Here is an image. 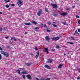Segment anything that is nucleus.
Listing matches in <instances>:
<instances>
[{
  "instance_id": "1",
  "label": "nucleus",
  "mask_w": 80,
  "mask_h": 80,
  "mask_svg": "<svg viewBox=\"0 0 80 80\" xmlns=\"http://www.w3.org/2000/svg\"><path fill=\"white\" fill-rule=\"evenodd\" d=\"M1 53L4 55V56H5V57H9V54H8V53L7 52L2 51L1 52Z\"/></svg>"
},
{
  "instance_id": "2",
  "label": "nucleus",
  "mask_w": 80,
  "mask_h": 80,
  "mask_svg": "<svg viewBox=\"0 0 80 80\" xmlns=\"http://www.w3.org/2000/svg\"><path fill=\"white\" fill-rule=\"evenodd\" d=\"M22 3H23V2L20 0H19L17 2V3L18 4V7H21V6L22 5Z\"/></svg>"
},
{
  "instance_id": "3",
  "label": "nucleus",
  "mask_w": 80,
  "mask_h": 80,
  "mask_svg": "<svg viewBox=\"0 0 80 80\" xmlns=\"http://www.w3.org/2000/svg\"><path fill=\"white\" fill-rule=\"evenodd\" d=\"M51 4L53 8H55V9H57L58 8L57 5L56 4H53L52 3H51Z\"/></svg>"
},
{
  "instance_id": "4",
  "label": "nucleus",
  "mask_w": 80,
  "mask_h": 80,
  "mask_svg": "<svg viewBox=\"0 0 80 80\" xmlns=\"http://www.w3.org/2000/svg\"><path fill=\"white\" fill-rule=\"evenodd\" d=\"M42 9H39V11H38L37 13L38 16H40V15H41V14H42Z\"/></svg>"
},
{
  "instance_id": "5",
  "label": "nucleus",
  "mask_w": 80,
  "mask_h": 80,
  "mask_svg": "<svg viewBox=\"0 0 80 80\" xmlns=\"http://www.w3.org/2000/svg\"><path fill=\"white\" fill-rule=\"evenodd\" d=\"M60 38V37H54L53 38H52V40H54L55 41H57Z\"/></svg>"
},
{
  "instance_id": "6",
  "label": "nucleus",
  "mask_w": 80,
  "mask_h": 80,
  "mask_svg": "<svg viewBox=\"0 0 80 80\" xmlns=\"http://www.w3.org/2000/svg\"><path fill=\"white\" fill-rule=\"evenodd\" d=\"M45 39L47 42H49L50 40V38H49V37L48 36H46L45 37Z\"/></svg>"
},
{
  "instance_id": "7",
  "label": "nucleus",
  "mask_w": 80,
  "mask_h": 80,
  "mask_svg": "<svg viewBox=\"0 0 80 80\" xmlns=\"http://www.w3.org/2000/svg\"><path fill=\"white\" fill-rule=\"evenodd\" d=\"M44 67L47 68L48 69H50V68H51L50 66H48V65L47 64L45 65L44 66Z\"/></svg>"
},
{
  "instance_id": "8",
  "label": "nucleus",
  "mask_w": 80,
  "mask_h": 80,
  "mask_svg": "<svg viewBox=\"0 0 80 80\" xmlns=\"http://www.w3.org/2000/svg\"><path fill=\"white\" fill-rule=\"evenodd\" d=\"M27 77L28 79L29 80H32V77L29 74H28L26 76Z\"/></svg>"
},
{
  "instance_id": "9",
  "label": "nucleus",
  "mask_w": 80,
  "mask_h": 80,
  "mask_svg": "<svg viewBox=\"0 0 80 80\" xmlns=\"http://www.w3.org/2000/svg\"><path fill=\"white\" fill-rule=\"evenodd\" d=\"M28 72L24 71L23 72H21V74H22V75H25V74H27L28 73Z\"/></svg>"
},
{
  "instance_id": "10",
  "label": "nucleus",
  "mask_w": 80,
  "mask_h": 80,
  "mask_svg": "<svg viewBox=\"0 0 80 80\" xmlns=\"http://www.w3.org/2000/svg\"><path fill=\"white\" fill-rule=\"evenodd\" d=\"M74 35H79V33L77 32V30H76L75 33L73 34Z\"/></svg>"
},
{
  "instance_id": "11",
  "label": "nucleus",
  "mask_w": 80,
  "mask_h": 80,
  "mask_svg": "<svg viewBox=\"0 0 80 80\" xmlns=\"http://www.w3.org/2000/svg\"><path fill=\"white\" fill-rule=\"evenodd\" d=\"M41 80H50V78H48L47 79H46L44 78H42L41 79Z\"/></svg>"
},
{
  "instance_id": "12",
  "label": "nucleus",
  "mask_w": 80,
  "mask_h": 80,
  "mask_svg": "<svg viewBox=\"0 0 80 80\" xmlns=\"http://www.w3.org/2000/svg\"><path fill=\"white\" fill-rule=\"evenodd\" d=\"M67 15V13H63L61 14V15L62 16H65Z\"/></svg>"
},
{
  "instance_id": "13",
  "label": "nucleus",
  "mask_w": 80,
  "mask_h": 80,
  "mask_svg": "<svg viewBox=\"0 0 80 80\" xmlns=\"http://www.w3.org/2000/svg\"><path fill=\"white\" fill-rule=\"evenodd\" d=\"M63 65V64H60L59 65V66H58V68H62V67Z\"/></svg>"
},
{
  "instance_id": "14",
  "label": "nucleus",
  "mask_w": 80,
  "mask_h": 80,
  "mask_svg": "<svg viewBox=\"0 0 80 80\" xmlns=\"http://www.w3.org/2000/svg\"><path fill=\"white\" fill-rule=\"evenodd\" d=\"M33 64V63H26L25 64L27 66H30V65H32Z\"/></svg>"
},
{
  "instance_id": "15",
  "label": "nucleus",
  "mask_w": 80,
  "mask_h": 80,
  "mask_svg": "<svg viewBox=\"0 0 80 80\" xmlns=\"http://www.w3.org/2000/svg\"><path fill=\"white\" fill-rule=\"evenodd\" d=\"M48 62H50V63H52V59H48Z\"/></svg>"
},
{
  "instance_id": "16",
  "label": "nucleus",
  "mask_w": 80,
  "mask_h": 80,
  "mask_svg": "<svg viewBox=\"0 0 80 80\" xmlns=\"http://www.w3.org/2000/svg\"><path fill=\"white\" fill-rule=\"evenodd\" d=\"M53 15L54 16V17H57V16H58V14H57L56 13H53Z\"/></svg>"
},
{
  "instance_id": "17",
  "label": "nucleus",
  "mask_w": 80,
  "mask_h": 80,
  "mask_svg": "<svg viewBox=\"0 0 80 80\" xmlns=\"http://www.w3.org/2000/svg\"><path fill=\"white\" fill-rule=\"evenodd\" d=\"M24 24H25V25H30V24H31V23L30 22H25L24 23Z\"/></svg>"
},
{
  "instance_id": "18",
  "label": "nucleus",
  "mask_w": 80,
  "mask_h": 80,
  "mask_svg": "<svg viewBox=\"0 0 80 80\" xmlns=\"http://www.w3.org/2000/svg\"><path fill=\"white\" fill-rule=\"evenodd\" d=\"M45 50L46 51V52H47V53H48V49L47 48H45Z\"/></svg>"
},
{
  "instance_id": "19",
  "label": "nucleus",
  "mask_w": 80,
  "mask_h": 80,
  "mask_svg": "<svg viewBox=\"0 0 80 80\" xmlns=\"http://www.w3.org/2000/svg\"><path fill=\"white\" fill-rule=\"evenodd\" d=\"M32 24H34V25H37V23L35 21H33L32 22Z\"/></svg>"
},
{
  "instance_id": "20",
  "label": "nucleus",
  "mask_w": 80,
  "mask_h": 80,
  "mask_svg": "<svg viewBox=\"0 0 80 80\" xmlns=\"http://www.w3.org/2000/svg\"><path fill=\"white\" fill-rule=\"evenodd\" d=\"M66 10H67V11H70V8H66Z\"/></svg>"
},
{
  "instance_id": "21",
  "label": "nucleus",
  "mask_w": 80,
  "mask_h": 80,
  "mask_svg": "<svg viewBox=\"0 0 80 80\" xmlns=\"http://www.w3.org/2000/svg\"><path fill=\"white\" fill-rule=\"evenodd\" d=\"M68 43H69V44H73V42H67Z\"/></svg>"
},
{
  "instance_id": "22",
  "label": "nucleus",
  "mask_w": 80,
  "mask_h": 80,
  "mask_svg": "<svg viewBox=\"0 0 80 80\" xmlns=\"http://www.w3.org/2000/svg\"><path fill=\"white\" fill-rule=\"evenodd\" d=\"M18 71V74H20L21 72H20V70H17V72Z\"/></svg>"
},
{
  "instance_id": "23",
  "label": "nucleus",
  "mask_w": 80,
  "mask_h": 80,
  "mask_svg": "<svg viewBox=\"0 0 80 80\" xmlns=\"http://www.w3.org/2000/svg\"><path fill=\"white\" fill-rule=\"evenodd\" d=\"M78 67H77L76 68V69H74L73 70L74 71H76V69H77L78 71Z\"/></svg>"
},
{
  "instance_id": "24",
  "label": "nucleus",
  "mask_w": 80,
  "mask_h": 80,
  "mask_svg": "<svg viewBox=\"0 0 80 80\" xmlns=\"http://www.w3.org/2000/svg\"><path fill=\"white\" fill-rule=\"evenodd\" d=\"M56 48H59L60 46H58V45H56Z\"/></svg>"
},
{
  "instance_id": "25",
  "label": "nucleus",
  "mask_w": 80,
  "mask_h": 80,
  "mask_svg": "<svg viewBox=\"0 0 80 80\" xmlns=\"http://www.w3.org/2000/svg\"><path fill=\"white\" fill-rule=\"evenodd\" d=\"M3 30H7V27H4L2 29Z\"/></svg>"
},
{
  "instance_id": "26",
  "label": "nucleus",
  "mask_w": 80,
  "mask_h": 80,
  "mask_svg": "<svg viewBox=\"0 0 80 80\" xmlns=\"http://www.w3.org/2000/svg\"><path fill=\"white\" fill-rule=\"evenodd\" d=\"M52 25H53V26L54 27H57V25H55L54 24H52Z\"/></svg>"
},
{
  "instance_id": "27",
  "label": "nucleus",
  "mask_w": 80,
  "mask_h": 80,
  "mask_svg": "<svg viewBox=\"0 0 80 80\" xmlns=\"http://www.w3.org/2000/svg\"><path fill=\"white\" fill-rule=\"evenodd\" d=\"M6 8H9V5L8 4H7L6 5Z\"/></svg>"
},
{
  "instance_id": "28",
  "label": "nucleus",
  "mask_w": 80,
  "mask_h": 80,
  "mask_svg": "<svg viewBox=\"0 0 80 80\" xmlns=\"http://www.w3.org/2000/svg\"><path fill=\"white\" fill-rule=\"evenodd\" d=\"M37 29V30H38V29H39V28L38 27H36L35 28H34V29L35 30H36Z\"/></svg>"
},
{
  "instance_id": "29",
  "label": "nucleus",
  "mask_w": 80,
  "mask_h": 80,
  "mask_svg": "<svg viewBox=\"0 0 80 80\" xmlns=\"http://www.w3.org/2000/svg\"><path fill=\"white\" fill-rule=\"evenodd\" d=\"M9 43L10 44H12L13 45V42H12L10 41L9 42Z\"/></svg>"
},
{
  "instance_id": "30",
  "label": "nucleus",
  "mask_w": 80,
  "mask_h": 80,
  "mask_svg": "<svg viewBox=\"0 0 80 80\" xmlns=\"http://www.w3.org/2000/svg\"><path fill=\"white\" fill-rule=\"evenodd\" d=\"M14 37H13L12 38H11V40H14Z\"/></svg>"
},
{
  "instance_id": "31",
  "label": "nucleus",
  "mask_w": 80,
  "mask_h": 80,
  "mask_svg": "<svg viewBox=\"0 0 80 80\" xmlns=\"http://www.w3.org/2000/svg\"><path fill=\"white\" fill-rule=\"evenodd\" d=\"M71 38L72 39V40H75V39H74V38L73 37H71Z\"/></svg>"
},
{
  "instance_id": "32",
  "label": "nucleus",
  "mask_w": 80,
  "mask_h": 80,
  "mask_svg": "<svg viewBox=\"0 0 80 80\" xmlns=\"http://www.w3.org/2000/svg\"><path fill=\"white\" fill-rule=\"evenodd\" d=\"M34 49L35 50H38V48H37V47H35Z\"/></svg>"
},
{
  "instance_id": "33",
  "label": "nucleus",
  "mask_w": 80,
  "mask_h": 80,
  "mask_svg": "<svg viewBox=\"0 0 80 80\" xmlns=\"http://www.w3.org/2000/svg\"><path fill=\"white\" fill-rule=\"evenodd\" d=\"M38 57V55H36L35 56L36 58H37Z\"/></svg>"
},
{
  "instance_id": "34",
  "label": "nucleus",
  "mask_w": 80,
  "mask_h": 80,
  "mask_svg": "<svg viewBox=\"0 0 80 80\" xmlns=\"http://www.w3.org/2000/svg\"><path fill=\"white\" fill-rule=\"evenodd\" d=\"M23 78H24V79H25V78H26V77H25V75H23Z\"/></svg>"
},
{
  "instance_id": "35",
  "label": "nucleus",
  "mask_w": 80,
  "mask_h": 80,
  "mask_svg": "<svg viewBox=\"0 0 80 80\" xmlns=\"http://www.w3.org/2000/svg\"><path fill=\"white\" fill-rule=\"evenodd\" d=\"M2 28H0V32H2Z\"/></svg>"
},
{
  "instance_id": "36",
  "label": "nucleus",
  "mask_w": 80,
  "mask_h": 80,
  "mask_svg": "<svg viewBox=\"0 0 80 80\" xmlns=\"http://www.w3.org/2000/svg\"><path fill=\"white\" fill-rule=\"evenodd\" d=\"M47 32H50V31L48 29L47 30Z\"/></svg>"
},
{
  "instance_id": "37",
  "label": "nucleus",
  "mask_w": 80,
  "mask_h": 80,
  "mask_svg": "<svg viewBox=\"0 0 80 80\" xmlns=\"http://www.w3.org/2000/svg\"><path fill=\"white\" fill-rule=\"evenodd\" d=\"M8 38H9V37H8V36L5 37V38H6V39H8Z\"/></svg>"
},
{
  "instance_id": "38",
  "label": "nucleus",
  "mask_w": 80,
  "mask_h": 80,
  "mask_svg": "<svg viewBox=\"0 0 80 80\" xmlns=\"http://www.w3.org/2000/svg\"><path fill=\"white\" fill-rule=\"evenodd\" d=\"M45 11H46V12H48V9H47V8H45Z\"/></svg>"
},
{
  "instance_id": "39",
  "label": "nucleus",
  "mask_w": 80,
  "mask_h": 80,
  "mask_svg": "<svg viewBox=\"0 0 80 80\" xmlns=\"http://www.w3.org/2000/svg\"><path fill=\"white\" fill-rule=\"evenodd\" d=\"M7 48H10V46H8L6 47Z\"/></svg>"
},
{
  "instance_id": "40",
  "label": "nucleus",
  "mask_w": 80,
  "mask_h": 80,
  "mask_svg": "<svg viewBox=\"0 0 80 80\" xmlns=\"http://www.w3.org/2000/svg\"><path fill=\"white\" fill-rule=\"evenodd\" d=\"M11 6H12V7H14V4L12 3L11 4Z\"/></svg>"
},
{
  "instance_id": "41",
  "label": "nucleus",
  "mask_w": 80,
  "mask_h": 80,
  "mask_svg": "<svg viewBox=\"0 0 80 80\" xmlns=\"http://www.w3.org/2000/svg\"><path fill=\"white\" fill-rule=\"evenodd\" d=\"M76 18H80V17L79 16L77 15L76 16Z\"/></svg>"
},
{
  "instance_id": "42",
  "label": "nucleus",
  "mask_w": 80,
  "mask_h": 80,
  "mask_svg": "<svg viewBox=\"0 0 80 80\" xmlns=\"http://www.w3.org/2000/svg\"><path fill=\"white\" fill-rule=\"evenodd\" d=\"M14 41H17V39H16V38H14Z\"/></svg>"
},
{
  "instance_id": "43",
  "label": "nucleus",
  "mask_w": 80,
  "mask_h": 80,
  "mask_svg": "<svg viewBox=\"0 0 80 80\" xmlns=\"http://www.w3.org/2000/svg\"><path fill=\"white\" fill-rule=\"evenodd\" d=\"M36 79H37V80H41L42 78H40V79H39L36 78Z\"/></svg>"
},
{
  "instance_id": "44",
  "label": "nucleus",
  "mask_w": 80,
  "mask_h": 80,
  "mask_svg": "<svg viewBox=\"0 0 80 80\" xmlns=\"http://www.w3.org/2000/svg\"><path fill=\"white\" fill-rule=\"evenodd\" d=\"M40 52H39V51H38V52H37V54H38V55H39V53Z\"/></svg>"
},
{
  "instance_id": "45",
  "label": "nucleus",
  "mask_w": 80,
  "mask_h": 80,
  "mask_svg": "<svg viewBox=\"0 0 80 80\" xmlns=\"http://www.w3.org/2000/svg\"><path fill=\"white\" fill-rule=\"evenodd\" d=\"M2 59V56H1V54H0V60Z\"/></svg>"
},
{
  "instance_id": "46",
  "label": "nucleus",
  "mask_w": 80,
  "mask_h": 80,
  "mask_svg": "<svg viewBox=\"0 0 80 80\" xmlns=\"http://www.w3.org/2000/svg\"><path fill=\"white\" fill-rule=\"evenodd\" d=\"M78 23L79 24H80V20H79L78 21Z\"/></svg>"
},
{
  "instance_id": "47",
  "label": "nucleus",
  "mask_w": 80,
  "mask_h": 80,
  "mask_svg": "<svg viewBox=\"0 0 80 80\" xmlns=\"http://www.w3.org/2000/svg\"><path fill=\"white\" fill-rule=\"evenodd\" d=\"M78 71L79 73H80V68H79L78 69Z\"/></svg>"
},
{
  "instance_id": "48",
  "label": "nucleus",
  "mask_w": 80,
  "mask_h": 80,
  "mask_svg": "<svg viewBox=\"0 0 80 80\" xmlns=\"http://www.w3.org/2000/svg\"><path fill=\"white\" fill-rule=\"evenodd\" d=\"M78 32H80V28L78 29Z\"/></svg>"
},
{
  "instance_id": "49",
  "label": "nucleus",
  "mask_w": 80,
  "mask_h": 80,
  "mask_svg": "<svg viewBox=\"0 0 80 80\" xmlns=\"http://www.w3.org/2000/svg\"><path fill=\"white\" fill-rule=\"evenodd\" d=\"M8 2H10V0H8L6 1V3H8Z\"/></svg>"
},
{
  "instance_id": "50",
  "label": "nucleus",
  "mask_w": 80,
  "mask_h": 80,
  "mask_svg": "<svg viewBox=\"0 0 80 80\" xmlns=\"http://www.w3.org/2000/svg\"><path fill=\"white\" fill-rule=\"evenodd\" d=\"M80 79V77H78V78H77V79L78 80H79V79Z\"/></svg>"
},
{
  "instance_id": "51",
  "label": "nucleus",
  "mask_w": 80,
  "mask_h": 80,
  "mask_svg": "<svg viewBox=\"0 0 80 80\" xmlns=\"http://www.w3.org/2000/svg\"><path fill=\"white\" fill-rule=\"evenodd\" d=\"M0 50H2V48H1L0 47Z\"/></svg>"
},
{
  "instance_id": "52",
  "label": "nucleus",
  "mask_w": 80,
  "mask_h": 80,
  "mask_svg": "<svg viewBox=\"0 0 80 80\" xmlns=\"http://www.w3.org/2000/svg\"><path fill=\"white\" fill-rule=\"evenodd\" d=\"M48 24L49 25H50V24H51V22H48Z\"/></svg>"
},
{
  "instance_id": "53",
  "label": "nucleus",
  "mask_w": 80,
  "mask_h": 80,
  "mask_svg": "<svg viewBox=\"0 0 80 80\" xmlns=\"http://www.w3.org/2000/svg\"><path fill=\"white\" fill-rule=\"evenodd\" d=\"M55 49H52V51H55Z\"/></svg>"
},
{
  "instance_id": "54",
  "label": "nucleus",
  "mask_w": 80,
  "mask_h": 80,
  "mask_svg": "<svg viewBox=\"0 0 80 80\" xmlns=\"http://www.w3.org/2000/svg\"><path fill=\"white\" fill-rule=\"evenodd\" d=\"M47 26V25H46V24H44V25L43 27H44V28H45V26Z\"/></svg>"
},
{
  "instance_id": "55",
  "label": "nucleus",
  "mask_w": 80,
  "mask_h": 80,
  "mask_svg": "<svg viewBox=\"0 0 80 80\" xmlns=\"http://www.w3.org/2000/svg\"><path fill=\"white\" fill-rule=\"evenodd\" d=\"M1 14H2V12H0V15H1Z\"/></svg>"
},
{
  "instance_id": "56",
  "label": "nucleus",
  "mask_w": 80,
  "mask_h": 80,
  "mask_svg": "<svg viewBox=\"0 0 80 80\" xmlns=\"http://www.w3.org/2000/svg\"><path fill=\"white\" fill-rule=\"evenodd\" d=\"M67 54L64 53V56H65V55H67Z\"/></svg>"
},
{
  "instance_id": "57",
  "label": "nucleus",
  "mask_w": 80,
  "mask_h": 80,
  "mask_svg": "<svg viewBox=\"0 0 80 80\" xmlns=\"http://www.w3.org/2000/svg\"><path fill=\"white\" fill-rule=\"evenodd\" d=\"M46 62L47 63H49V62L48 61H47Z\"/></svg>"
},
{
  "instance_id": "58",
  "label": "nucleus",
  "mask_w": 80,
  "mask_h": 80,
  "mask_svg": "<svg viewBox=\"0 0 80 80\" xmlns=\"http://www.w3.org/2000/svg\"><path fill=\"white\" fill-rule=\"evenodd\" d=\"M25 34H26L28 33L27 32H25Z\"/></svg>"
},
{
  "instance_id": "59",
  "label": "nucleus",
  "mask_w": 80,
  "mask_h": 80,
  "mask_svg": "<svg viewBox=\"0 0 80 80\" xmlns=\"http://www.w3.org/2000/svg\"><path fill=\"white\" fill-rule=\"evenodd\" d=\"M53 23L54 24H55V22H53Z\"/></svg>"
},
{
  "instance_id": "60",
  "label": "nucleus",
  "mask_w": 80,
  "mask_h": 80,
  "mask_svg": "<svg viewBox=\"0 0 80 80\" xmlns=\"http://www.w3.org/2000/svg\"><path fill=\"white\" fill-rule=\"evenodd\" d=\"M22 68H19L20 70H22Z\"/></svg>"
},
{
  "instance_id": "61",
  "label": "nucleus",
  "mask_w": 80,
  "mask_h": 80,
  "mask_svg": "<svg viewBox=\"0 0 80 80\" xmlns=\"http://www.w3.org/2000/svg\"><path fill=\"white\" fill-rule=\"evenodd\" d=\"M43 24H41V26H43Z\"/></svg>"
},
{
  "instance_id": "62",
  "label": "nucleus",
  "mask_w": 80,
  "mask_h": 80,
  "mask_svg": "<svg viewBox=\"0 0 80 80\" xmlns=\"http://www.w3.org/2000/svg\"><path fill=\"white\" fill-rule=\"evenodd\" d=\"M63 24L64 25H65V22H64V23H63Z\"/></svg>"
},
{
  "instance_id": "63",
  "label": "nucleus",
  "mask_w": 80,
  "mask_h": 80,
  "mask_svg": "<svg viewBox=\"0 0 80 80\" xmlns=\"http://www.w3.org/2000/svg\"><path fill=\"white\" fill-rule=\"evenodd\" d=\"M72 8H75V7L74 6H73Z\"/></svg>"
},
{
  "instance_id": "64",
  "label": "nucleus",
  "mask_w": 80,
  "mask_h": 80,
  "mask_svg": "<svg viewBox=\"0 0 80 80\" xmlns=\"http://www.w3.org/2000/svg\"><path fill=\"white\" fill-rule=\"evenodd\" d=\"M54 78H56V77H54Z\"/></svg>"
}]
</instances>
